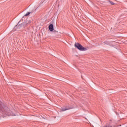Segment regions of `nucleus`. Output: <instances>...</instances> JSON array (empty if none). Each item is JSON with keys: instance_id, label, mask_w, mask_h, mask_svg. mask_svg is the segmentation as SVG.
<instances>
[{"instance_id": "obj_5", "label": "nucleus", "mask_w": 127, "mask_h": 127, "mask_svg": "<svg viewBox=\"0 0 127 127\" xmlns=\"http://www.w3.org/2000/svg\"><path fill=\"white\" fill-rule=\"evenodd\" d=\"M49 29L50 31H53V30H54V27L53 26V24H51L49 26Z\"/></svg>"}, {"instance_id": "obj_3", "label": "nucleus", "mask_w": 127, "mask_h": 127, "mask_svg": "<svg viewBox=\"0 0 127 127\" xmlns=\"http://www.w3.org/2000/svg\"><path fill=\"white\" fill-rule=\"evenodd\" d=\"M27 25V23H22L21 24H19V25H18V24L16 25L14 27V29H15V30H16V29H19L21 28V27H26Z\"/></svg>"}, {"instance_id": "obj_2", "label": "nucleus", "mask_w": 127, "mask_h": 127, "mask_svg": "<svg viewBox=\"0 0 127 127\" xmlns=\"http://www.w3.org/2000/svg\"><path fill=\"white\" fill-rule=\"evenodd\" d=\"M74 46L75 48H77L78 50H80V51H86V50H87V48L83 47V46L79 43H75Z\"/></svg>"}, {"instance_id": "obj_1", "label": "nucleus", "mask_w": 127, "mask_h": 127, "mask_svg": "<svg viewBox=\"0 0 127 127\" xmlns=\"http://www.w3.org/2000/svg\"><path fill=\"white\" fill-rule=\"evenodd\" d=\"M8 109L7 106H5L4 104L2 102H0V113H3V114H6L7 111L6 110Z\"/></svg>"}, {"instance_id": "obj_6", "label": "nucleus", "mask_w": 127, "mask_h": 127, "mask_svg": "<svg viewBox=\"0 0 127 127\" xmlns=\"http://www.w3.org/2000/svg\"><path fill=\"white\" fill-rule=\"evenodd\" d=\"M29 14H30V12H28L25 14V16H27V15H29Z\"/></svg>"}, {"instance_id": "obj_4", "label": "nucleus", "mask_w": 127, "mask_h": 127, "mask_svg": "<svg viewBox=\"0 0 127 127\" xmlns=\"http://www.w3.org/2000/svg\"><path fill=\"white\" fill-rule=\"evenodd\" d=\"M72 108L70 107H66L65 108H62L60 110V112H65V111H68V110H71Z\"/></svg>"}, {"instance_id": "obj_7", "label": "nucleus", "mask_w": 127, "mask_h": 127, "mask_svg": "<svg viewBox=\"0 0 127 127\" xmlns=\"http://www.w3.org/2000/svg\"><path fill=\"white\" fill-rule=\"evenodd\" d=\"M109 1L111 3V4H112V5H114L115 4L114 2H113V1H111V0H109Z\"/></svg>"}]
</instances>
